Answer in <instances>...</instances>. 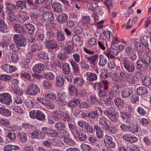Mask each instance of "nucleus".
Wrapping results in <instances>:
<instances>
[{
	"label": "nucleus",
	"mask_w": 151,
	"mask_h": 151,
	"mask_svg": "<svg viewBox=\"0 0 151 151\" xmlns=\"http://www.w3.org/2000/svg\"><path fill=\"white\" fill-rule=\"evenodd\" d=\"M123 64L124 69L129 73H133L135 70V65L131 62L127 57H124L122 60Z\"/></svg>",
	"instance_id": "1"
},
{
	"label": "nucleus",
	"mask_w": 151,
	"mask_h": 151,
	"mask_svg": "<svg viewBox=\"0 0 151 151\" xmlns=\"http://www.w3.org/2000/svg\"><path fill=\"white\" fill-rule=\"evenodd\" d=\"M27 93L29 96H35L40 92V89L37 85L35 83L30 84L26 89Z\"/></svg>",
	"instance_id": "2"
},
{
	"label": "nucleus",
	"mask_w": 151,
	"mask_h": 151,
	"mask_svg": "<svg viewBox=\"0 0 151 151\" xmlns=\"http://www.w3.org/2000/svg\"><path fill=\"white\" fill-rule=\"evenodd\" d=\"M12 96L8 93H4L0 94V102L4 104L9 105L12 103Z\"/></svg>",
	"instance_id": "3"
},
{
	"label": "nucleus",
	"mask_w": 151,
	"mask_h": 151,
	"mask_svg": "<svg viewBox=\"0 0 151 151\" xmlns=\"http://www.w3.org/2000/svg\"><path fill=\"white\" fill-rule=\"evenodd\" d=\"M13 39L17 45L19 47H25L26 44L24 37L21 35L16 34L14 35Z\"/></svg>",
	"instance_id": "4"
},
{
	"label": "nucleus",
	"mask_w": 151,
	"mask_h": 151,
	"mask_svg": "<svg viewBox=\"0 0 151 151\" xmlns=\"http://www.w3.org/2000/svg\"><path fill=\"white\" fill-rule=\"evenodd\" d=\"M3 17L11 22H13L16 20V16L12 12L6 10L3 12Z\"/></svg>",
	"instance_id": "5"
},
{
	"label": "nucleus",
	"mask_w": 151,
	"mask_h": 151,
	"mask_svg": "<svg viewBox=\"0 0 151 151\" xmlns=\"http://www.w3.org/2000/svg\"><path fill=\"white\" fill-rule=\"evenodd\" d=\"M1 69L4 72L7 73H11L16 71L17 68L14 65H10L8 64H4L1 66Z\"/></svg>",
	"instance_id": "6"
},
{
	"label": "nucleus",
	"mask_w": 151,
	"mask_h": 151,
	"mask_svg": "<svg viewBox=\"0 0 151 151\" xmlns=\"http://www.w3.org/2000/svg\"><path fill=\"white\" fill-rule=\"evenodd\" d=\"M44 45L47 48L50 50L57 49L58 47L56 42L53 40L45 41Z\"/></svg>",
	"instance_id": "7"
},
{
	"label": "nucleus",
	"mask_w": 151,
	"mask_h": 151,
	"mask_svg": "<svg viewBox=\"0 0 151 151\" xmlns=\"http://www.w3.org/2000/svg\"><path fill=\"white\" fill-rule=\"evenodd\" d=\"M104 142L105 145L108 147L112 148L115 146V143L113 141L111 137L108 135H105L104 138Z\"/></svg>",
	"instance_id": "8"
},
{
	"label": "nucleus",
	"mask_w": 151,
	"mask_h": 151,
	"mask_svg": "<svg viewBox=\"0 0 151 151\" xmlns=\"http://www.w3.org/2000/svg\"><path fill=\"white\" fill-rule=\"evenodd\" d=\"M133 91V88L132 87L125 88L121 91V96L123 98H127L132 93Z\"/></svg>",
	"instance_id": "9"
},
{
	"label": "nucleus",
	"mask_w": 151,
	"mask_h": 151,
	"mask_svg": "<svg viewBox=\"0 0 151 151\" xmlns=\"http://www.w3.org/2000/svg\"><path fill=\"white\" fill-rule=\"evenodd\" d=\"M123 139L127 142L135 143L138 141V138L130 134H127L122 137Z\"/></svg>",
	"instance_id": "10"
},
{
	"label": "nucleus",
	"mask_w": 151,
	"mask_h": 151,
	"mask_svg": "<svg viewBox=\"0 0 151 151\" xmlns=\"http://www.w3.org/2000/svg\"><path fill=\"white\" fill-rule=\"evenodd\" d=\"M120 114L123 121L128 122L130 121L132 117V114L131 111L121 112Z\"/></svg>",
	"instance_id": "11"
},
{
	"label": "nucleus",
	"mask_w": 151,
	"mask_h": 151,
	"mask_svg": "<svg viewBox=\"0 0 151 151\" xmlns=\"http://www.w3.org/2000/svg\"><path fill=\"white\" fill-rule=\"evenodd\" d=\"M42 18L44 20H48L49 21H53L55 19L53 14L50 12L44 13L42 15Z\"/></svg>",
	"instance_id": "12"
},
{
	"label": "nucleus",
	"mask_w": 151,
	"mask_h": 151,
	"mask_svg": "<svg viewBox=\"0 0 151 151\" xmlns=\"http://www.w3.org/2000/svg\"><path fill=\"white\" fill-rule=\"evenodd\" d=\"M76 134L79 137V140L81 141H84L87 138V134H88L83 130L79 129Z\"/></svg>",
	"instance_id": "13"
},
{
	"label": "nucleus",
	"mask_w": 151,
	"mask_h": 151,
	"mask_svg": "<svg viewBox=\"0 0 151 151\" xmlns=\"http://www.w3.org/2000/svg\"><path fill=\"white\" fill-rule=\"evenodd\" d=\"M44 68V65L41 63H39L33 66L32 68V70L35 73H40Z\"/></svg>",
	"instance_id": "14"
},
{
	"label": "nucleus",
	"mask_w": 151,
	"mask_h": 151,
	"mask_svg": "<svg viewBox=\"0 0 151 151\" xmlns=\"http://www.w3.org/2000/svg\"><path fill=\"white\" fill-rule=\"evenodd\" d=\"M73 82L75 86L81 87L84 84L85 82L83 78L80 77H76L74 79Z\"/></svg>",
	"instance_id": "15"
},
{
	"label": "nucleus",
	"mask_w": 151,
	"mask_h": 151,
	"mask_svg": "<svg viewBox=\"0 0 151 151\" xmlns=\"http://www.w3.org/2000/svg\"><path fill=\"white\" fill-rule=\"evenodd\" d=\"M4 6L8 10L11 12L16 11L18 9V8L15 5L10 2H5Z\"/></svg>",
	"instance_id": "16"
},
{
	"label": "nucleus",
	"mask_w": 151,
	"mask_h": 151,
	"mask_svg": "<svg viewBox=\"0 0 151 151\" xmlns=\"http://www.w3.org/2000/svg\"><path fill=\"white\" fill-rule=\"evenodd\" d=\"M26 28V31L30 35H33L34 33L35 28L34 26L30 23L25 24H24Z\"/></svg>",
	"instance_id": "17"
},
{
	"label": "nucleus",
	"mask_w": 151,
	"mask_h": 151,
	"mask_svg": "<svg viewBox=\"0 0 151 151\" xmlns=\"http://www.w3.org/2000/svg\"><path fill=\"white\" fill-rule=\"evenodd\" d=\"M17 16L19 18L20 21L22 22H24L29 18L27 14L24 11L20 12L17 14Z\"/></svg>",
	"instance_id": "18"
},
{
	"label": "nucleus",
	"mask_w": 151,
	"mask_h": 151,
	"mask_svg": "<svg viewBox=\"0 0 151 151\" xmlns=\"http://www.w3.org/2000/svg\"><path fill=\"white\" fill-rule=\"evenodd\" d=\"M42 46L41 44L39 43H35L32 45L30 50L32 52H35L37 51H40L42 50Z\"/></svg>",
	"instance_id": "19"
},
{
	"label": "nucleus",
	"mask_w": 151,
	"mask_h": 151,
	"mask_svg": "<svg viewBox=\"0 0 151 151\" xmlns=\"http://www.w3.org/2000/svg\"><path fill=\"white\" fill-rule=\"evenodd\" d=\"M45 115L41 111L36 110V118L37 120L41 121H44L45 119Z\"/></svg>",
	"instance_id": "20"
},
{
	"label": "nucleus",
	"mask_w": 151,
	"mask_h": 151,
	"mask_svg": "<svg viewBox=\"0 0 151 151\" xmlns=\"http://www.w3.org/2000/svg\"><path fill=\"white\" fill-rule=\"evenodd\" d=\"M86 76V79L89 81H92L97 80V76L94 73H92L90 72H87Z\"/></svg>",
	"instance_id": "21"
},
{
	"label": "nucleus",
	"mask_w": 151,
	"mask_h": 151,
	"mask_svg": "<svg viewBox=\"0 0 151 151\" xmlns=\"http://www.w3.org/2000/svg\"><path fill=\"white\" fill-rule=\"evenodd\" d=\"M0 114L5 116H10L12 114L9 110L4 107H0Z\"/></svg>",
	"instance_id": "22"
},
{
	"label": "nucleus",
	"mask_w": 151,
	"mask_h": 151,
	"mask_svg": "<svg viewBox=\"0 0 151 151\" xmlns=\"http://www.w3.org/2000/svg\"><path fill=\"white\" fill-rule=\"evenodd\" d=\"M68 90L69 93L71 96H77L78 95V91L75 86L72 85H70L68 86Z\"/></svg>",
	"instance_id": "23"
},
{
	"label": "nucleus",
	"mask_w": 151,
	"mask_h": 151,
	"mask_svg": "<svg viewBox=\"0 0 151 151\" xmlns=\"http://www.w3.org/2000/svg\"><path fill=\"white\" fill-rule=\"evenodd\" d=\"M56 84L58 87H62L64 86L65 80L64 78L61 76H58L56 78Z\"/></svg>",
	"instance_id": "24"
},
{
	"label": "nucleus",
	"mask_w": 151,
	"mask_h": 151,
	"mask_svg": "<svg viewBox=\"0 0 151 151\" xmlns=\"http://www.w3.org/2000/svg\"><path fill=\"white\" fill-rule=\"evenodd\" d=\"M94 130L96 132L97 137L100 139L103 135V132L101 129L97 125H95L94 127Z\"/></svg>",
	"instance_id": "25"
},
{
	"label": "nucleus",
	"mask_w": 151,
	"mask_h": 151,
	"mask_svg": "<svg viewBox=\"0 0 151 151\" xmlns=\"http://www.w3.org/2000/svg\"><path fill=\"white\" fill-rule=\"evenodd\" d=\"M80 100L79 99L74 98L69 102L68 105L70 107L73 108L78 105L80 103Z\"/></svg>",
	"instance_id": "26"
},
{
	"label": "nucleus",
	"mask_w": 151,
	"mask_h": 151,
	"mask_svg": "<svg viewBox=\"0 0 151 151\" xmlns=\"http://www.w3.org/2000/svg\"><path fill=\"white\" fill-rule=\"evenodd\" d=\"M45 97L47 99L51 101L55 100L57 98L56 94L53 92L46 93L45 94Z\"/></svg>",
	"instance_id": "27"
},
{
	"label": "nucleus",
	"mask_w": 151,
	"mask_h": 151,
	"mask_svg": "<svg viewBox=\"0 0 151 151\" xmlns=\"http://www.w3.org/2000/svg\"><path fill=\"white\" fill-rule=\"evenodd\" d=\"M142 82L144 85L149 86L151 84V77L148 75H145L142 80Z\"/></svg>",
	"instance_id": "28"
},
{
	"label": "nucleus",
	"mask_w": 151,
	"mask_h": 151,
	"mask_svg": "<svg viewBox=\"0 0 151 151\" xmlns=\"http://www.w3.org/2000/svg\"><path fill=\"white\" fill-rule=\"evenodd\" d=\"M49 137L53 138H62L61 134L55 130L51 129Z\"/></svg>",
	"instance_id": "29"
},
{
	"label": "nucleus",
	"mask_w": 151,
	"mask_h": 151,
	"mask_svg": "<svg viewBox=\"0 0 151 151\" xmlns=\"http://www.w3.org/2000/svg\"><path fill=\"white\" fill-rule=\"evenodd\" d=\"M14 29L16 32L21 34H23L25 32L24 29L19 24L15 25Z\"/></svg>",
	"instance_id": "30"
},
{
	"label": "nucleus",
	"mask_w": 151,
	"mask_h": 151,
	"mask_svg": "<svg viewBox=\"0 0 151 151\" xmlns=\"http://www.w3.org/2000/svg\"><path fill=\"white\" fill-rule=\"evenodd\" d=\"M64 112L60 110L55 111L53 112V115L55 118L60 120L63 117Z\"/></svg>",
	"instance_id": "31"
},
{
	"label": "nucleus",
	"mask_w": 151,
	"mask_h": 151,
	"mask_svg": "<svg viewBox=\"0 0 151 151\" xmlns=\"http://www.w3.org/2000/svg\"><path fill=\"white\" fill-rule=\"evenodd\" d=\"M68 16L65 14L59 15L58 17L57 21L60 23H63L66 22L68 20Z\"/></svg>",
	"instance_id": "32"
},
{
	"label": "nucleus",
	"mask_w": 151,
	"mask_h": 151,
	"mask_svg": "<svg viewBox=\"0 0 151 151\" xmlns=\"http://www.w3.org/2000/svg\"><path fill=\"white\" fill-rule=\"evenodd\" d=\"M99 65L102 67H104L107 63V59L101 54L99 55Z\"/></svg>",
	"instance_id": "33"
},
{
	"label": "nucleus",
	"mask_w": 151,
	"mask_h": 151,
	"mask_svg": "<svg viewBox=\"0 0 151 151\" xmlns=\"http://www.w3.org/2000/svg\"><path fill=\"white\" fill-rule=\"evenodd\" d=\"M98 58V55H95L87 58V59L88 62L90 64L94 65Z\"/></svg>",
	"instance_id": "34"
},
{
	"label": "nucleus",
	"mask_w": 151,
	"mask_h": 151,
	"mask_svg": "<svg viewBox=\"0 0 151 151\" xmlns=\"http://www.w3.org/2000/svg\"><path fill=\"white\" fill-rule=\"evenodd\" d=\"M137 93L140 95H143L148 93L147 88L143 86H139L137 89Z\"/></svg>",
	"instance_id": "35"
},
{
	"label": "nucleus",
	"mask_w": 151,
	"mask_h": 151,
	"mask_svg": "<svg viewBox=\"0 0 151 151\" xmlns=\"http://www.w3.org/2000/svg\"><path fill=\"white\" fill-rule=\"evenodd\" d=\"M20 77L22 79H24L29 81H32L31 75L27 73L22 72L20 73Z\"/></svg>",
	"instance_id": "36"
},
{
	"label": "nucleus",
	"mask_w": 151,
	"mask_h": 151,
	"mask_svg": "<svg viewBox=\"0 0 151 151\" xmlns=\"http://www.w3.org/2000/svg\"><path fill=\"white\" fill-rule=\"evenodd\" d=\"M10 60L14 63H16L19 60V56L16 53H12L10 55Z\"/></svg>",
	"instance_id": "37"
},
{
	"label": "nucleus",
	"mask_w": 151,
	"mask_h": 151,
	"mask_svg": "<svg viewBox=\"0 0 151 151\" xmlns=\"http://www.w3.org/2000/svg\"><path fill=\"white\" fill-rule=\"evenodd\" d=\"M65 124L62 122H58L55 124V127L58 131H62L65 128Z\"/></svg>",
	"instance_id": "38"
},
{
	"label": "nucleus",
	"mask_w": 151,
	"mask_h": 151,
	"mask_svg": "<svg viewBox=\"0 0 151 151\" xmlns=\"http://www.w3.org/2000/svg\"><path fill=\"white\" fill-rule=\"evenodd\" d=\"M57 38L58 41L62 42L65 39L64 33L62 31H59L57 33Z\"/></svg>",
	"instance_id": "39"
},
{
	"label": "nucleus",
	"mask_w": 151,
	"mask_h": 151,
	"mask_svg": "<svg viewBox=\"0 0 151 151\" xmlns=\"http://www.w3.org/2000/svg\"><path fill=\"white\" fill-rule=\"evenodd\" d=\"M138 126L137 124H133L129 127V129L133 133L138 132Z\"/></svg>",
	"instance_id": "40"
},
{
	"label": "nucleus",
	"mask_w": 151,
	"mask_h": 151,
	"mask_svg": "<svg viewBox=\"0 0 151 151\" xmlns=\"http://www.w3.org/2000/svg\"><path fill=\"white\" fill-rule=\"evenodd\" d=\"M52 7L55 11L57 12H60L62 10V7L61 5L58 2L53 4L52 5Z\"/></svg>",
	"instance_id": "41"
},
{
	"label": "nucleus",
	"mask_w": 151,
	"mask_h": 151,
	"mask_svg": "<svg viewBox=\"0 0 151 151\" xmlns=\"http://www.w3.org/2000/svg\"><path fill=\"white\" fill-rule=\"evenodd\" d=\"M14 93L17 95L22 96L24 93V90L22 89H19L18 87H15L13 89Z\"/></svg>",
	"instance_id": "42"
},
{
	"label": "nucleus",
	"mask_w": 151,
	"mask_h": 151,
	"mask_svg": "<svg viewBox=\"0 0 151 151\" xmlns=\"http://www.w3.org/2000/svg\"><path fill=\"white\" fill-rule=\"evenodd\" d=\"M17 137H19L20 141L22 142H26L27 140V135L24 133L19 134Z\"/></svg>",
	"instance_id": "43"
},
{
	"label": "nucleus",
	"mask_w": 151,
	"mask_h": 151,
	"mask_svg": "<svg viewBox=\"0 0 151 151\" xmlns=\"http://www.w3.org/2000/svg\"><path fill=\"white\" fill-rule=\"evenodd\" d=\"M104 4L108 7V10L109 12L110 11V8H112L114 5V2L112 0H106Z\"/></svg>",
	"instance_id": "44"
},
{
	"label": "nucleus",
	"mask_w": 151,
	"mask_h": 151,
	"mask_svg": "<svg viewBox=\"0 0 151 151\" xmlns=\"http://www.w3.org/2000/svg\"><path fill=\"white\" fill-rule=\"evenodd\" d=\"M42 84L43 88L46 90L49 89L52 86V83L47 80L44 81L42 83Z\"/></svg>",
	"instance_id": "45"
},
{
	"label": "nucleus",
	"mask_w": 151,
	"mask_h": 151,
	"mask_svg": "<svg viewBox=\"0 0 151 151\" xmlns=\"http://www.w3.org/2000/svg\"><path fill=\"white\" fill-rule=\"evenodd\" d=\"M68 46L65 48V50L68 53H70L72 52L73 48V45L70 41H69L67 42Z\"/></svg>",
	"instance_id": "46"
},
{
	"label": "nucleus",
	"mask_w": 151,
	"mask_h": 151,
	"mask_svg": "<svg viewBox=\"0 0 151 151\" xmlns=\"http://www.w3.org/2000/svg\"><path fill=\"white\" fill-rule=\"evenodd\" d=\"M127 80L131 84H134L135 81L134 76L132 74H129L128 75Z\"/></svg>",
	"instance_id": "47"
},
{
	"label": "nucleus",
	"mask_w": 151,
	"mask_h": 151,
	"mask_svg": "<svg viewBox=\"0 0 151 151\" xmlns=\"http://www.w3.org/2000/svg\"><path fill=\"white\" fill-rule=\"evenodd\" d=\"M81 23L84 24H88L91 22V19L89 16H83L81 19Z\"/></svg>",
	"instance_id": "48"
},
{
	"label": "nucleus",
	"mask_w": 151,
	"mask_h": 151,
	"mask_svg": "<svg viewBox=\"0 0 151 151\" xmlns=\"http://www.w3.org/2000/svg\"><path fill=\"white\" fill-rule=\"evenodd\" d=\"M63 70L64 73L66 74L69 73H70V69L69 64L67 63L64 64L63 66Z\"/></svg>",
	"instance_id": "49"
},
{
	"label": "nucleus",
	"mask_w": 151,
	"mask_h": 151,
	"mask_svg": "<svg viewBox=\"0 0 151 151\" xmlns=\"http://www.w3.org/2000/svg\"><path fill=\"white\" fill-rule=\"evenodd\" d=\"M12 78V76L9 75L2 74L0 75V80L9 81L11 80Z\"/></svg>",
	"instance_id": "50"
},
{
	"label": "nucleus",
	"mask_w": 151,
	"mask_h": 151,
	"mask_svg": "<svg viewBox=\"0 0 151 151\" xmlns=\"http://www.w3.org/2000/svg\"><path fill=\"white\" fill-rule=\"evenodd\" d=\"M45 78L47 80L51 81L53 80L55 77L54 75L52 72H48L44 74Z\"/></svg>",
	"instance_id": "51"
},
{
	"label": "nucleus",
	"mask_w": 151,
	"mask_h": 151,
	"mask_svg": "<svg viewBox=\"0 0 151 151\" xmlns=\"http://www.w3.org/2000/svg\"><path fill=\"white\" fill-rule=\"evenodd\" d=\"M98 113L97 111H91L88 114V117L92 119L96 118L98 116Z\"/></svg>",
	"instance_id": "52"
},
{
	"label": "nucleus",
	"mask_w": 151,
	"mask_h": 151,
	"mask_svg": "<svg viewBox=\"0 0 151 151\" xmlns=\"http://www.w3.org/2000/svg\"><path fill=\"white\" fill-rule=\"evenodd\" d=\"M79 65L83 69H88L89 68V66L87 64L86 61L84 59H81Z\"/></svg>",
	"instance_id": "53"
},
{
	"label": "nucleus",
	"mask_w": 151,
	"mask_h": 151,
	"mask_svg": "<svg viewBox=\"0 0 151 151\" xmlns=\"http://www.w3.org/2000/svg\"><path fill=\"white\" fill-rule=\"evenodd\" d=\"M72 40H75L76 42V44L78 45L81 46L82 45V42L81 40V38L80 37L74 35L72 37Z\"/></svg>",
	"instance_id": "54"
},
{
	"label": "nucleus",
	"mask_w": 151,
	"mask_h": 151,
	"mask_svg": "<svg viewBox=\"0 0 151 151\" xmlns=\"http://www.w3.org/2000/svg\"><path fill=\"white\" fill-rule=\"evenodd\" d=\"M114 101L115 104L118 106L122 107L123 106L124 103L123 101L119 98H116L114 99Z\"/></svg>",
	"instance_id": "55"
},
{
	"label": "nucleus",
	"mask_w": 151,
	"mask_h": 151,
	"mask_svg": "<svg viewBox=\"0 0 151 151\" xmlns=\"http://www.w3.org/2000/svg\"><path fill=\"white\" fill-rule=\"evenodd\" d=\"M16 6L21 9H23L26 7V4L25 2L19 1L16 3Z\"/></svg>",
	"instance_id": "56"
},
{
	"label": "nucleus",
	"mask_w": 151,
	"mask_h": 151,
	"mask_svg": "<svg viewBox=\"0 0 151 151\" xmlns=\"http://www.w3.org/2000/svg\"><path fill=\"white\" fill-rule=\"evenodd\" d=\"M86 131L90 133H92L93 131V127L88 123L87 122L84 127Z\"/></svg>",
	"instance_id": "57"
},
{
	"label": "nucleus",
	"mask_w": 151,
	"mask_h": 151,
	"mask_svg": "<svg viewBox=\"0 0 151 151\" xmlns=\"http://www.w3.org/2000/svg\"><path fill=\"white\" fill-rule=\"evenodd\" d=\"M70 116L67 113L64 112L63 113V117L61 119V120L64 122H68L70 120Z\"/></svg>",
	"instance_id": "58"
},
{
	"label": "nucleus",
	"mask_w": 151,
	"mask_h": 151,
	"mask_svg": "<svg viewBox=\"0 0 151 151\" xmlns=\"http://www.w3.org/2000/svg\"><path fill=\"white\" fill-rule=\"evenodd\" d=\"M13 110L16 112L20 114H22L24 113V110L21 107L18 106H14Z\"/></svg>",
	"instance_id": "59"
},
{
	"label": "nucleus",
	"mask_w": 151,
	"mask_h": 151,
	"mask_svg": "<svg viewBox=\"0 0 151 151\" xmlns=\"http://www.w3.org/2000/svg\"><path fill=\"white\" fill-rule=\"evenodd\" d=\"M68 124L69 129L73 134L75 133H76L78 130L77 129V128L72 123H70Z\"/></svg>",
	"instance_id": "60"
},
{
	"label": "nucleus",
	"mask_w": 151,
	"mask_h": 151,
	"mask_svg": "<svg viewBox=\"0 0 151 151\" xmlns=\"http://www.w3.org/2000/svg\"><path fill=\"white\" fill-rule=\"evenodd\" d=\"M58 57L60 60H64L67 59L68 56L65 52H60L58 55Z\"/></svg>",
	"instance_id": "61"
},
{
	"label": "nucleus",
	"mask_w": 151,
	"mask_h": 151,
	"mask_svg": "<svg viewBox=\"0 0 151 151\" xmlns=\"http://www.w3.org/2000/svg\"><path fill=\"white\" fill-rule=\"evenodd\" d=\"M127 149L129 151H140L139 149L136 146L133 145H128Z\"/></svg>",
	"instance_id": "62"
},
{
	"label": "nucleus",
	"mask_w": 151,
	"mask_h": 151,
	"mask_svg": "<svg viewBox=\"0 0 151 151\" xmlns=\"http://www.w3.org/2000/svg\"><path fill=\"white\" fill-rule=\"evenodd\" d=\"M140 41L142 44L146 47L149 46V44L147 43V36L145 35L143 36L140 39Z\"/></svg>",
	"instance_id": "63"
},
{
	"label": "nucleus",
	"mask_w": 151,
	"mask_h": 151,
	"mask_svg": "<svg viewBox=\"0 0 151 151\" xmlns=\"http://www.w3.org/2000/svg\"><path fill=\"white\" fill-rule=\"evenodd\" d=\"M81 147V149L83 151H90L91 149V147L89 145L85 144H82Z\"/></svg>",
	"instance_id": "64"
}]
</instances>
